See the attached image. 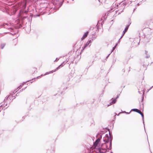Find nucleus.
Returning <instances> with one entry per match:
<instances>
[{
  "mask_svg": "<svg viewBox=\"0 0 153 153\" xmlns=\"http://www.w3.org/2000/svg\"><path fill=\"white\" fill-rule=\"evenodd\" d=\"M103 141L104 143L101 145V149L103 150L111 149V140L110 136L106 134L103 138Z\"/></svg>",
  "mask_w": 153,
  "mask_h": 153,
  "instance_id": "obj_1",
  "label": "nucleus"
},
{
  "mask_svg": "<svg viewBox=\"0 0 153 153\" xmlns=\"http://www.w3.org/2000/svg\"><path fill=\"white\" fill-rule=\"evenodd\" d=\"M101 138V137L100 138H99L96 140L95 142L94 143V145L92 147V149H95L98 145V144L100 143Z\"/></svg>",
  "mask_w": 153,
  "mask_h": 153,
  "instance_id": "obj_2",
  "label": "nucleus"
},
{
  "mask_svg": "<svg viewBox=\"0 0 153 153\" xmlns=\"http://www.w3.org/2000/svg\"><path fill=\"white\" fill-rule=\"evenodd\" d=\"M37 69L35 67H33L30 70V73L31 74H35L37 73Z\"/></svg>",
  "mask_w": 153,
  "mask_h": 153,
  "instance_id": "obj_3",
  "label": "nucleus"
},
{
  "mask_svg": "<svg viewBox=\"0 0 153 153\" xmlns=\"http://www.w3.org/2000/svg\"><path fill=\"white\" fill-rule=\"evenodd\" d=\"M62 66H63V65H62V64L61 65H60L58 67H57L54 70H53L52 71H50L49 72H47L45 74V75L48 74H49L53 73V72L56 71H57V70H58L59 68H60V67H61Z\"/></svg>",
  "mask_w": 153,
  "mask_h": 153,
  "instance_id": "obj_4",
  "label": "nucleus"
},
{
  "mask_svg": "<svg viewBox=\"0 0 153 153\" xmlns=\"http://www.w3.org/2000/svg\"><path fill=\"white\" fill-rule=\"evenodd\" d=\"M132 110L133 111H135V112H137L139 113V114H140L141 115L143 118V117H144L143 114L142 113L141 111H140V110H139L137 109H132Z\"/></svg>",
  "mask_w": 153,
  "mask_h": 153,
  "instance_id": "obj_5",
  "label": "nucleus"
},
{
  "mask_svg": "<svg viewBox=\"0 0 153 153\" xmlns=\"http://www.w3.org/2000/svg\"><path fill=\"white\" fill-rule=\"evenodd\" d=\"M88 31H87L85 33V34H84V35H83V36H82V38L81 40H82L84 39H85V38H86L87 37L88 35Z\"/></svg>",
  "mask_w": 153,
  "mask_h": 153,
  "instance_id": "obj_6",
  "label": "nucleus"
},
{
  "mask_svg": "<svg viewBox=\"0 0 153 153\" xmlns=\"http://www.w3.org/2000/svg\"><path fill=\"white\" fill-rule=\"evenodd\" d=\"M91 43V40L89 41H88L87 42L85 45V46L83 48V50H84V49L85 48L88 46L90 43Z\"/></svg>",
  "mask_w": 153,
  "mask_h": 153,
  "instance_id": "obj_7",
  "label": "nucleus"
},
{
  "mask_svg": "<svg viewBox=\"0 0 153 153\" xmlns=\"http://www.w3.org/2000/svg\"><path fill=\"white\" fill-rule=\"evenodd\" d=\"M116 99H114L110 103V104L111 105V104L115 103L116 102Z\"/></svg>",
  "mask_w": 153,
  "mask_h": 153,
  "instance_id": "obj_8",
  "label": "nucleus"
},
{
  "mask_svg": "<svg viewBox=\"0 0 153 153\" xmlns=\"http://www.w3.org/2000/svg\"><path fill=\"white\" fill-rule=\"evenodd\" d=\"M8 25H10V24H6L5 25H4V27L5 28H7V29H10V27H7V26Z\"/></svg>",
  "mask_w": 153,
  "mask_h": 153,
  "instance_id": "obj_9",
  "label": "nucleus"
},
{
  "mask_svg": "<svg viewBox=\"0 0 153 153\" xmlns=\"http://www.w3.org/2000/svg\"><path fill=\"white\" fill-rule=\"evenodd\" d=\"M129 26V25H127V26L126 27V28H125V30H125V31H126V32H127V31L128 29V28Z\"/></svg>",
  "mask_w": 153,
  "mask_h": 153,
  "instance_id": "obj_10",
  "label": "nucleus"
},
{
  "mask_svg": "<svg viewBox=\"0 0 153 153\" xmlns=\"http://www.w3.org/2000/svg\"><path fill=\"white\" fill-rule=\"evenodd\" d=\"M126 31H125V30L123 31V34L122 36L123 37L124 35L125 34V33L126 32Z\"/></svg>",
  "mask_w": 153,
  "mask_h": 153,
  "instance_id": "obj_11",
  "label": "nucleus"
},
{
  "mask_svg": "<svg viewBox=\"0 0 153 153\" xmlns=\"http://www.w3.org/2000/svg\"><path fill=\"white\" fill-rule=\"evenodd\" d=\"M126 31H125V30L123 31V34L122 36L123 37L124 35L125 34V33L126 32Z\"/></svg>",
  "mask_w": 153,
  "mask_h": 153,
  "instance_id": "obj_12",
  "label": "nucleus"
},
{
  "mask_svg": "<svg viewBox=\"0 0 153 153\" xmlns=\"http://www.w3.org/2000/svg\"><path fill=\"white\" fill-rule=\"evenodd\" d=\"M117 45V44L115 45L114 46V47H113V50L112 51H113L115 48H116Z\"/></svg>",
  "mask_w": 153,
  "mask_h": 153,
  "instance_id": "obj_13",
  "label": "nucleus"
},
{
  "mask_svg": "<svg viewBox=\"0 0 153 153\" xmlns=\"http://www.w3.org/2000/svg\"><path fill=\"white\" fill-rule=\"evenodd\" d=\"M4 47V45H1V48H3Z\"/></svg>",
  "mask_w": 153,
  "mask_h": 153,
  "instance_id": "obj_14",
  "label": "nucleus"
},
{
  "mask_svg": "<svg viewBox=\"0 0 153 153\" xmlns=\"http://www.w3.org/2000/svg\"><path fill=\"white\" fill-rule=\"evenodd\" d=\"M98 150H99V151L100 152L101 149H100V148H99V149H98Z\"/></svg>",
  "mask_w": 153,
  "mask_h": 153,
  "instance_id": "obj_15",
  "label": "nucleus"
},
{
  "mask_svg": "<svg viewBox=\"0 0 153 153\" xmlns=\"http://www.w3.org/2000/svg\"><path fill=\"white\" fill-rule=\"evenodd\" d=\"M100 153H103V152H100Z\"/></svg>",
  "mask_w": 153,
  "mask_h": 153,
  "instance_id": "obj_16",
  "label": "nucleus"
}]
</instances>
